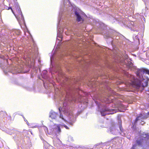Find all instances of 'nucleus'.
Returning <instances> with one entry per match:
<instances>
[{
  "label": "nucleus",
  "mask_w": 149,
  "mask_h": 149,
  "mask_svg": "<svg viewBox=\"0 0 149 149\" xmlns=\"http://www.w3.org/2000/svg\"><path fill=\"white\" fill-rule=\"evenodd\" d=\"M140 118H141V117L140 116H138V117H137L136 118V122L137 121V120H140Z\"/></svg>",
  "instance_id": "10"
},
{
  "label": "nucleus",
  "mask_w": 149,
  "mask_h": 149,
  "mask_svg": "<svg viewBox=\"0 0 149 149\" xmlns=\"http://www.w3.org/2000/svg\"><path fill=\"white\" fill-rule=\"evenodd\" d=\"M130 76H131L132 77V78H133V76H131V75H128V77H129Z\"/></svg>",
  "instance_id": "16"
},
{
  "label": "nucleus",
  "mask_w": 149,
  "mask_h": 149,
  "mask_svg": "<svg viewBox=\"0 0 149 149\" xmlns=\"http://www.w3.org/2000/svg\"><path fill=\"white\" fill-rule=\"evenodd\" d=\"M26 120V119H24V120Z\"/></svg>",
  "instance_id": "18"
},
{
  "label": "nucleus",
  "mask_w": 149,
  "mask_h": 149,
  "mask_svg": "<svg viewBox=\"0 0 149 149\" xmlns=\"http://www.w3.org/2000/svg\"><path fill=\"white\" fill-rule=\"evenodd\" d=\"M10 9L12 12V13H13L14 14H15V13L13 11V10L12 8L11 7H9L8 8L7 10H9V9Z\"/></svg>",
  "instance_id": "9"
},
{
  "label": "nucleus",
  "mask_w": 149,
  "mask_h": 149,
  "mask_svg": "<svg viewBox=\"0 0 149 149\" xmlns=\"http://www.w3.org/2000/svg\"><path fill=\"white\" fill-rule=\"evenodd\" d=\"M57 114L56 112L51 111L50 112L49 117L52 119H55L57 116Z\"/></svg>",
  "instance_id": "4"
},
{
  "label": "nucleus",
  "mask_w": 149,
  "mask_h": 149,
  "mask_svg": "<svg viewBox=\"0 0 149 149\" xmlns=\"http://www.w3.org/2000/svg\"><path fill=\"white\" fill-rule=\"evenodd\" d=\"M60 125L55 124L54 130H55L56 132L58 134H60L61 132V130L60 127Z\"/></svg>",
  "instance_id": "2"
},
{
  "label": "nucleus",
  "mask_w": 149,
  "mask_h": 149,
  "mask_svg": "<svg viewBox=\"0 0 149 149\" xmlns=\"http://www.w3.org/2000/svg\"><path fill=\"white\" fill-rule=\"evenodd\" d=\"M136 143L139 145H141V142L140 140H137L136 141Z\"/></svg>",
  "instance_id": "8"
},
{
  "label": "nucleus",
  "mask_w": 149,
  "mask_h": 149,
  "mask_svg": "<svg viewBox=\"0 0 149 149\" xmlns=\"http://www.w3.org/2000/svg\"><path fill=\"white\" fill-rule=\"evenodd\" d=\"M101 114L102 116H104L106 114V113H104V112L103 111L101 112Z\"/></svg>",
  "instance_id": "12"
},
{
  "label": "nucleus",
  "mask_w": 149,
  "mask_h": 149,
  "mask_svg": "<svg viewBox=\"0 0 149 149\" xmlns=\"http://www.w3.org/2000/svg\"><path fill=\"white\" fill-rule=\"evenodd\" d=\"M13 9L16 11V14L14 15L17 18L19 24L22 25L25 24L23 16L21 11L20 7L17 3L15 4L13 6Z\"/></svg>",
  "instance_id": "1"
},
{
  "label": "nucleus",
  "mask_w": 149,
  "mask_h": 149,
  "mask_svg": "<svg viewBox=\"0 0 149 149\" xmlns=\"http://www.w3.org/2000/svg\"><path fill=\"white\" fill-rule=\"evenodd\" d=\"M105 111H110L109 110H105Z\"/></svg>",
  "instance_id": "17"
},
{
  "label": "nucleus",
  "mask_w": 149,
  "mask_h": 149,
  "mask_svg": "<svg viewBox=\"0 0 149 149\" xmlns=\"http://www.w3.org/2000/svg\"><path fill=\"white\" fill-rule=\"evenodd\" d=\"M141 137L142 139L146 138L148 139H149V134L148 133L146 134L143 132L141 135Z\"/></svg>",
  "instance_id": "6"
},
{
  "label": "nucleus",
  "mask_w": 149,
  "mask_h": 149,
  "mask_svg": "<svg viewBox=\"0 0 149 149\" xmlns=\"http://www.w3.org/2000/svg\"><path fill=\"white\" fill-rule=\"evenodd\" d=\"M144 73L147 74L149 75V70L146 69H144L143 70Z\"/></svg>",
  "instance_id": "7"
},
{
  "label": "nucleus",
  "mask_w": 149,
  "mask_h": 149,
  "mask_svg": "<svg viewBox=\"0 0 149 149\" xmlns=\"http://www.w3.org/2000/svg\"><path fill=\"white\" fill-rule=\"evenodd\" d=\"M128 83L131 85L133 86H136L137 87H139L140 84H136L135 80L133 81H128Z\"/></svg>",
  "instance_id": "5"
},
{
  "label": "nucleus",
  "mask_w": 149,
  "mask_h": 149,
  "mask_svg": "<svg viewBox=\"0 0 149 149\" xmlns=\"http://www.w3.org/2000/svg\"><path fill=\"white\" fill-rule=\"evenodd\" d=\"M60 118H62L63 120H64V121H65L66 120L63 118V115L62 114H61V113H60Z\"/></svg>",
  "instance_id": "13"
},
{
  "label": "nucleus",
  "mask_w": 149,
  "mask_h": 149,
  "mask_svg": "<svg viewBox=\"0 0 149 149\" xmlns=\"http://www.w3.org/2000/svg\"><path fill=\"white\" fill-rule=\"evenodd\" d=\"M75 14L76 16L77 17V21L78 22H79L81 21H83V19L81 18V16L79 14L78 12L76 11L75 12Z\"/></svg>",
  "instance_id": "3"
},
{
  "label": "nucleus",
  "mask_w": 149,
  "mask_h": 149,
  "mask_svg": "<svg viewBox=\"0 0 149 149\" xmlns=\"http://www.w3.org/2000/svg\"><path fill=\"white\" fill-rule=\"evenodd\" d=\"M61 107H59V108H58V109H59V111L60 112V113H61Z\"/></svg>",
  "instance_id": "15"
},
{
  "label": "nucleus",
  "mask_w": 149,
  "mask_h": 149,
  "mask_svg": "<svg viewBox=\"0 0 149 149\" xmlns=\"http://www.w3.org/2000/svg\"><path fill=\"white\" fill-rule=\"evenodd\" d=\"M135 146H136L135 145H133L132 148H131V149H135L134 148Z\"/></svg>",
  "instance_id": "14"
},
{
  "label": "nucleus",
  "mask_w": 149,
  "mask_h": 149,
  "mask_svg": "<svg viewBox=\"0 0 149 149\" xmlns=\"http://www.w3.org/2000/svg\"><path fill=\"white\" fill-rule=\"evenodd\" d=\"M26 120V119H24V120Z\"/></svg>",
  "instance_id": "19"
},
{
  "label": "nucleus",
  "mask_w": 149,
  "mask_h": 149,
  "mask_svg": "<svg viewBox=\"0 0 149 149\" xmlns=\"http://www.w3.org/2000/svg\"><path fill=\"white\" fill-rule=\"evenodd\" d=\"M64 127H65L66 129L68 130L69 128L67 125H62Z\"/></svg>",
  "instance_id": "11"
}]
</instances>
